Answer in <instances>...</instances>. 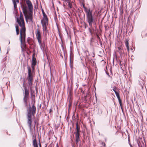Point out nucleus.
Listing matches in <instances>:
<instances>
[{
  "mask_svg": "<svg viewBox=\"0 0 147 147\" xmlns=\"http://www.w3.org/2000/svg\"><path fill=\"white\" fill-rule=\"evenodd\" d=\"M8 27H9V25L8 24Z\"/></svg>",
  "mask_w": 147,
  "mask_h": 147,
  "instance_id": "nucleus-35",
  "label": "nucleus"
},
{
  "mask_svg": "<svg viewBox=\"0 0 147 147\" xmlns=\"http://www.w3.org/2000/svg\"><path fill=\"white\" fill-rule=\"evenodd\" d=\"M89 32L91 33V29L90 28L89 29Z\"/></svg>",
  "mask_w": 147,
  "mask_h": 147,
  "instance_id": "nucleus-28",
  "label": "nucleus"
},
{
  "mask_svg": "<svg viewBox=\"0 0 147 147\" xmlns=\"http://www.w3.org/2000/svg\"><path fill=\"white\" fill-rule=\"evenodd\" d=\"M117 89V88L116 87H114L113 89V90L115 92H117L116 91V90Z\"/></svg>",
  "mask_w": 147,
  "mask_h": 147,
  "instance_id": "nucleus-24",
  "label": "nucleus"
},
{
  "mask_svg": "<svg viewBox=\"0 0 147 147\" xmlns=\"http://www.w3.org/2000/svg\"><path fill=\"white\" fill-rule=\"evenodd\" d=\"M83 7L84 10L86 12V16L92 14V12L90 11V9H87L86 7H85L84 6H83Z\"/></svg>",
  "mask_w": 147,
  "mask_h": 147,
  "instance_id": "nucleus-14",
  "label": "nucleus"
},
{
  "mask_svg": "<svg viewBox=\"0 0 147 147\" xmlns=\"http://www.w3.org/2000/svg\"><path fill=\"white\" fill-rule=\"evenodd\" d=\"M26 4L28 5L29 11L30 12H33V7L31 1L29 0H27L26 1Z\"/></svg>",
  "mask_w": 147,
  "mask_h": 147,
  "instance_id": "nucleus-9",
  "label": "nucleus"
},
{
  "mask_svg": "<svg viewBox=\"0 0 147 147\" xmlns=\"http://www.w3.org/2000/svg\"><path fill=\"white\" fill-rule=\"evenodd\" d=\"M28 76L27 78L28 79V86L30 87V90H32L33 85V75L32 72L31 71V68L30 67H28Z\"/></svg>",
  "mask_w": 147,
  "mask_h": 147,
  "instance_id": "nucleus-3",
  "label": "nucleus"
},
{
  "mask_svg": "<svg viewBox=\"0 0 147 147\" xmlns=\"http://www.w3.org/2000/svg\"><path fill=\"white\" fill-rule=\"evenodd\" d=\"M42 26H47L48 24V18L47 16H45L41 20Z\"/></svg>",
  "mask_w": 147,
  "mask_h": 147,
  "instance_id": "nucleus-11",
  "label": "nucleus"
},
{
  "mask_svg": "<svg viewBox=\"0 0 147 147\" xmlns=\"http://www.w3.org/2000/svg\"><path fill=\"white\" fill-rule=\"evenodd\" d=\"M144 32H142L141 33V36H142V38H143L144 37L146 36H147V33L146 34L144 35H143L144 33Z\"/></svg>",
  "mask_w": 147,
  "mask_h": 147,
  "instance_id": "nucleus-20",
  "label": "nucleus"
},
{
  "mask_svg": "<svg viewBox=\"0 0 147 147\" xmlns=\"http://www.w3.org/2000/svg\"><path fill=\"white\" fill-rule=\"evenodd\" d=\"M15 26L16 34L17 35H18V24H16Z\"/></svg>",
  "mask_w": 147,
  "mask_h": 147,
  "instance_id": "nucleus-16",
  "label": "nucleus"
},
{
  "mask_svg": "<svg viewBox=\"0 0 147 147\" xmlns=\"http://www.w3.org/2000/svg\"><path fill=\"white\" fill-rule=\"evenodd\" d=\"M87 20L88 23H89L90 26L92 28V23H95V20L94 18H93L92 16V13L87 16Z\"/></svg>",
  "mask_w": 147,
  "mask_h": 147,
  "instance_id": "nucleus-5",
  "label": "nucleus"
},
{
  "mask_svg": "<svg viewBox=\"0 0 147 147\" xmlns=\"http://www.w3.org/2000/svg\"><path fill=\"white\" fill-rule=\"evenodd\" d=\"M43 28V31L44 32V31H47V26H42Z\"/></svg>",
  "mask_w": 147,
  "mask_h": 147,
  "instance_id": "nucleus-19",
  "label": "nucleus"
},
{
  "mask_svg": "<svg viewBox=\"0 0 147 147\" xmlns=\"http://www.w3.org/2000/svg\"><path fill=\"white\" fill-rule=\"evenodd\" d=\"M19 26L20 27V38L21 44V47H24L25 45L26 28L23 16L21 12H20L19 18Z\"/></svg>",
  "mask_w": 147,
  "mask_h": 147,
  "instance_id": "nucleus-1",
  "label": "nucleus"
},
{
  "mask_svg": "<svg viewBox=\"0 0 147 147\" xmlns=\"http://www.w3.org/2000/svg\"><path fill=\"white\" fill-rule=\"evenodd\" d=\"M25 93L24 95V101L26 104V106H27V100L29 97V91L26 87L24 88Z\"/></svg>",
  "mask_w": 147,
  "mask_h": 147,
  "instance_id": "nucleus-6",
  "label": "nucleus"
},
{
  "mask_svg": "<svg viewBox=\"0 0 147 147\" xmlns=\"http://www.w3.org/2000/svg\"><path fill=\"white\" fill-rule=\"evenodd\" d=\"M80 131V130H76V131L74 133L75 134V138L76 142V144L78 145V142L80 141L79 140V132Z\"/></svg>",
  "mask_w": 147,
  "mask_h": 147,
  "instance_id": "nucleus-10",
  "label": "nucleus"
},
{
  "mask_svg": "<svg viewBox=\"0 0 147 147\" xmlns=\"http://www.w3.org/2000/svg\"><path fill=\"white\" fill-rule=\"evenodd\" d=\"M68 6L70 8L72 7V5L70 2L69 3H68Z\"/></svg>",
  "mask_w": 147,
  "mask_h": 147,
  "instance_id": "nucleus-23",
  "label": "nucleus"
},
{
  "mask_svg": "<svg viewBox=\"0 0 147 147\" xmlns=\"http://www.w3.org/2000/svg\"><path fill=\"white\" fill-rule=\"evenodd\" d=\"M33 144L34 147H38V144L37 142L36 137L34 138V140L33 141ZM38 145H39V147H41V145L40 143V141Z\"/></svg>",
  "mask_w": 147,
  "mask_h": 147,
  "instance_id": "nucleus-12",
  "label": "nucleus"
},
{
  "mask_svg": "<svg viewBox=\"0 0 147 147\" xmlns=\"http://www.w3.org/2000/svg\"><path fill=\"white\" fill-rule=\"evenodd\" d=\"M118 49H119V50H121V48H120L118 47Z\"/></svg>",
  "mask_w": 147,
  "mask_h": 147,
  "instance_id": "nucleus-31",
  "label": "nucleus"
},
{
  "mask_svg": "<svg viewBox=\"0 0 147 147\" xmlns=\"http://www.w3.org/2000/svg\"><path fill=\"white\" fill-rule=\"evenodd\" d=\"M14 5L13 13L15 18L16 19V22L18 24V13L17 9V4L16 2L18 3V0H12Z\"/></svg>",
  "mask_w": 147,
  "mask_h": 147,
  "instance_id": "nucleus-4",
  "label": "nucleus"
},
{
  "mask_svg": "<svg viewBox=\"0 0 147 147\" xmlns=\"http://www.w3.org/2000/svg\"><path fill=\"white\" fill-rule=\"evenodd\" d=\"M125 46L127 49L128 51H129V43L127 40L125 42Z\"/></svg>",
  "mask_w": 147,
  "mask_h": 147,
  "instance_id": "nucleus-17",
  "label": "nucleus"
},
{
  "mask_svg": "<svg viewBox=\"0 0 147 147\" xmlns=\"http://www.w3.org/2000/svg\"><path fill=\"white\" fill-rule=\"evenodd\" d=\"M7 51H9L10 50V48H9V47H8L7 48Z\"/></svg>",
  "mask_w": 147,
  "mask_h": 147,
  "instance_id": "nucleus-29",
  "label": "nucleus"
},
{
  "mask_svg": "<svg viewBox=\"0 0 147 147\" xmlns=\"http://www.w3.org/2000/svg\"><path fill=\"white\" fill-rule=\"evenodd\" d=\"M130 145L131 147H132V146L131 145V144H130Z\"/></svg>",
  "mask_w": 147,
  "mask_h": 147,
  "instance_id": "nucleus-32",
  "label": "nucleus"
},
{
  "mask_svg": "<svg viewBox=\"0 0 147 147\" xmlns=\"http://www.w3.org/2000/svg\"><path fill=\"white\" fill-rule=\"evenodd\" d=\"M36 108L34 105L31 107L30 105L29 109L28 110V114L27 115L28 121L27 123L30 129H31L32 128V116L31 113H32L33 116L35 113Z\"/></svg>",
  "mask_w": 147,
  "mask_h": 147,
  "instance_id": "nucleus-2",
  "label": "nucleus"
},
{
  "mask_svg": "<svg viewBox=\"0 0 147 147\" xmlns=\"http://www.w3.org/2000/svg\"><path fill=\"white\" fill-rule=\"evenodd\" d=\"M66 0L67 2V3H69V0Z\"/></svg>",
  "mask_w": 147,
  "mask_h": 147,
  "instance_id": "nucleus-30",
  "label": "nucleus"
},
{
  "mask_svg": "<svg viewBox=\"0 0 147 147\" xmlns=\"http://www.w3.org/2000/svg\"><path fill=\"white\" fill-rule=\"evenodd\" d=\"M42 11L43 14V18H44V17H45V16H47L46 15V14L43 12V10H42Z\"/></svg>",
  "mask_w": 147,
  "mask_h": 147,
  "instance_id": "nucleus-26",
  "label": "nucleus"
},
{
  "mask_svg": "<svg viewBox=\"0 0 147 147\" xmlns=\"http://www.w3.org/2000/svg\"><path fill=\"white\" fill-rule=\"evenodd\" d=\"M10 41H9V44H10Z\"/></svg>",
  "mask_w": 147,
  "mask_h": 147,
  "instance_id": "nucleus-33",
  "label": "nucleus"
},
{
  "mask_svg": "<svg viewBox=\"0 0 147 147\" xmlns=\"http://www.w3.org/2000/svg\"><path fill=\"white\" fill-rule=\"evenodd\" d=\"M115 94L118 98H120L119 94V93L117 92H115Z\"/></svg>",
  "mask_w": 147,
  "mask_h": 147,
  "instance_id": "nucleus-21",
  "label": "nucleus"
},
{
  "mask_svg": "<svg viewBox=\"0 0 147 147\" xmlns=\"http://www.w3.org/2000/svg\"><path fill=\"white\" fill-rule=\"evenodd\" d=\"M93 39V38H91V39H90V40H91V44H92V40Z\"/></svg>",
  "mask_w": 147,
  "mask_h": 147,
  "instance_id": "nucleus-27",
  "label": "nucleus"
},
{
  "mask_svg": "<svg viewBox=\"0 0 147 147\" xmlns=\"http://www.w3.org/2000/svg\"><path fill=\"white\" fill-rule=\"evenodd\" d=\"M8 51H7V53H8Z\"/></svg>",
  "mask_w": 147,
  "mask_h": 147,
  "instance_id": "nucleus-34",
  "label": "nucleus"
},
{
  "mask_svg": "<svg viewBox=\"0 0 147 147\" xmlns=\"http://www.w3.org/2000/svg\"><path fill=\"white\" fill-rule=\"evenodd\" d=\"M35 59L34 58H33V61H34V63L35 64L34 65H35L36 64V61H35Z\"/></svg>",
  "mask_w": 147,
  "mask_h": 147,
  "instance_id": "nucleus-25",
  "label": "nucleus"
},
{
  "mask_svg": "<svg viewBox=\"0 0 147 147\" xmlns=\"http://www.w3.org/2000/svg\"><path fill=\"white\" fill-rule=\"evenodd\" d=\"M36 38L38 40V42L40 47L42 46L41 44V33L38 29L37 30V32L36 33Z\"/></svg>",
  "mask_w": 147,
  "mask_h": 147,
  "instance_id": "nucleus-7",
  "label": "nucleus"
},
{
  "mask_svg": "<svg viewBox=\"0 0 147 147\" xmlns=\"http://www.w3.org/2000/svg\"><path fill=\"white\" fill-rule=\"evenodd\" d=\"M118 99L119 104H120V105L121 106V104H122L121 100L120 98H118Z\"/></svg>",
  "mask_w": 147,
  "mask_h": 147,
  "instance_id": "nucleus-22",
  "label": "nucleus"
},
{
  "mask_svg": "<svg viewBox=\"0 0 147 147\" xmlns=\"http://www.w3.org/2000/svg\"><path fill=\"white\" fill-rule=\"evenodd\" d=\"M6 56L4 59H3L1 61V63H2L1 65V68L2 70H4V71L5 69V67L6 66L5 62V61H6Z\"/></svg>",
  "mask_w": 147,
  "mask_h": 147,
  "instance_id": "nucleus-13",
  "label": "nucleus"
},
{
  "mask_svg": "<svg viewBox=\"0 0 147 147\" xmlns=\"http://www.w3.org/2000/svg\"><path fill=\"white\" fill-rule=\"evenodd\" d=\"M28 18L30 21H32V12H30L27 16Z\"/></svg>",
  "mask_w": 147,
  "mask_h": 147,
  "instance_id": "nucleus-15",
  "label": "nucleus"
},
{
  "mask_svg": "<svg viewBox=\"0 0 147 147\" xmlns=\"http://www.w3.org/2000/svg\"><path fill=\"white\" fill-rule=\"evenodd\" d=\"M76 129L80 130V127L78 122L76 123Z\"/></svg>",
  "mask_w": 147,
  "mask_h": 147,
  "instance_id": "nucleus-18",
  "label": "nucleus"
},
{
  "mask_svg": "<svg viewBox=\"0 0 147 147\" xmlns=\"http://www.w3.org/2000/svg\"><path fill=\"white\" fill-rule=\"evenodd\" d=\"M20 4L21 6V8L23 10V12L25 14V17H26L25 13L27 12V7L25 3V0L23 1H21L20 2Z\"/></svg>",
  "mask_w": 147,
  "mask_h": 147,
  "instance_id": "nucleus-8",
  "label": "nucleus"
}]
</instances>
